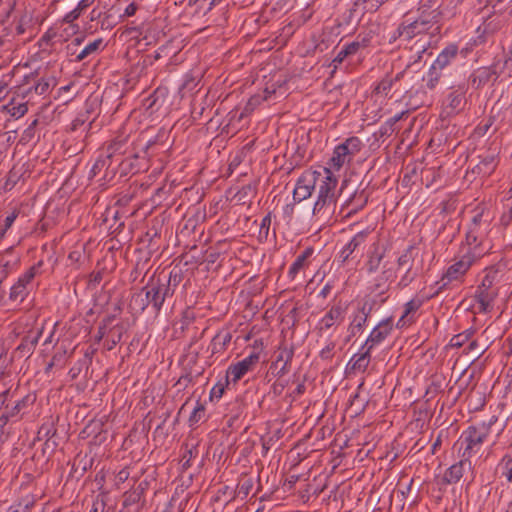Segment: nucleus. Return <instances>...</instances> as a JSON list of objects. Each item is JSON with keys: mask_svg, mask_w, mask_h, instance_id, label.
Returning a JSON list of instances; mask_svg holds the SVG:
<instances>
[{"mask_svg": "<svg viewBox=\"0 0 512 512\" xmlns=\"http://www.w3.org/2000/svg\"><path fill=\"white\" fill-rule=\"evenodd\" d=\"M51 85H54V79L41 78L34 87V91L38 95L46 94Z\"/></svg>", "mask_w": 512, "mask_h": 512, "instance_id": "obj_43", "label": "nucleus"}, {"mask_svg": "<svg viewBox=\"0 0 512 512\" xmlns=\"http://www.w3.org/2000/svg\"><path fill=\"white\" fill-rule=\"evenodd\" d=\"M35 400V395L27 394L22 399L16 401L15 404L11 407L9 406V404H6L5 410L14 420H18L21 418L22 414L25 413V410L34 404Z\"/></svg>", "mask_w": 512, "mask_h": 512, "instance_id": "obj_18", "label": "nucleus"}, {"mask_svg": "<svg viewBox=\"0 0 512 512\" xmlns=\"http://www.w3.org/2000/svg\"><path fill=\"white\" fill-rule=\"evenodd\" d=\"M231 338H232L231 334L228 332L217 333L213 337L211 344H210L211 353L217 354V353L223 352L226 349L227 345L230 343Z\"/></svg>", "mask_w": 512, "mask_h": 512, "instance_id": "obj_28", "label": "nucleus"}, {"mask_svg": "<svg viewBox=\"0 0 512 512\" xmlns=\"http://www.w3.org/2000/svg\"><path fill=\"white\" fill-rule=\"evenodd\" d=\"M321 172L312 171L303 173L297 180L296 186L293 190V199L295 202L306 200L312 195Z\"/></svg>", "mask_w": 512, "mask_h": 512, "instance_id": "obj_8", "label": "nucleus"}, {"mask_svg": "<svg viewBox=\"0 0 512 512\" xmlns=\"http://www.w3.org/2000/svg\"><path fill=\"white\" fill-rule=\"evenodd\" d=\"M368 201V195L365 191H361L360 193H355L349 201L346 203L347 208L349 209L345 217H351L358 210L362 209Z\"/></svg>", "mask_w": 512, "mask_h": 512, "instance_id": "obj_24", "label": "nucleus"}, {"mask_svg": "<svg viewBox=\"0 0 512 512\" xmlns=\"http://www.w3.org/2000/svg\"><path fill=\"white\" fill-rule=\"evenodd\" d=\"M259 359V353L252 352L241 361L230 365L226 373V383L228 384L230 380L233 383H237L248 371L253 369V367L259 362Z\"/></svg>", "mask_w": 512, "mask_h": 512, "instance_id": "obj_9", "label": "nucleus"}, {"mask_svg": "<svg viewBox=\"0 0 512 512\" xmlns=\"http://www.w3.org/2000/svg\"><path fill=\"white\" fill-rule=\"evenodd\" d=\"M129 476H130V472H129V469L127 467L121 469L116 474V477H115L116 484L124 483L125 481L128 480Z\"/></svg>", "mask_w": 512, "mask_h": 512, "instance_id": "obj_58", "label": "nucleus"}, {"mask_svg": "<svg viewBox=\"0 0 512 512\" xmlns=\"http://www.w3.org/2000/svg\"><path fill=\"white\" fill-rule=\"evenodd\" d=\"M385 256V250L381 249L378 243L373 244V249L368 254V260L366 262V268L369 273H375Z\"/></svg>", "mask_w": 512, "mask_h": 512, "instance_id": "obj_20", "label": "nucleus"}, {"mask_svg": "<svg viewBox=\"0 0 512 512\" xmlns=\"http://www.w3.org/2000/svg\"><path fill=\"white\" fill-rule=\"evenodd\" d=\"M367 43L364 40L363 43L358 41L351 42L346 44L335 56L332 63L335 68H337L338 64H341L348 56L354 55L361 47H366Z\"/></svg>", "mask_w": 512, "mask_h": 512, "instance_id": "obj_22", "label": "nucleus"}, {"mask_svg": "<svg viewBox=\"0 0 512 512\" xmlns=\"http://www.w3.org/2000/svg\"><path fill=\"white\" fill-rule=\"evenodd\" d=\"M28 294V287H24L22 284L15 283L10 289L9 299L11 301L23 302Z\"/></svg>", "mask_w": 512, "mask_h": 512, "instance_id": "obj_36", "label": "nucleus"}, {"mask_svg": "<svg viewBox=\"0 0 512 512\" xmlns=\"http://www.w3.org/2000/svg\"><path fill=\"white\" fill-rule=\"evenodd\" d=\"M363 351L359 354H355L350 362V369L354 372L363 373L367 369L371 360V350L362 349Z\"/></svg>", "mask_w": 512, "mask_h": 512, "instance_id": "obj_21", "label": "nucleus"}, {"mask_svg": "<svg viewBox=\"0 0 512 512\" xmlns=\"http://www.w3.org/2000/svg\"><path fill=\"white\" fill-rule=\"evenodd\" d=\"M440 4L438 0H425L421 6L419 7V12H429V11H435V12H441L440 10Z\"/></svg>", "mask_w": 512, "mask_h": 512, "instance_id": "obj_50", "label": "nucleus"}, {"mask_svg": "<svg viewBox=\"0 0 512 512\" xmlns=\"http://www.w3.org/2000/svg\"><path fill=\"white\" fill-rule=\"evenodd\" d=\"M125 145L124 139L113 140L107 147V160H109L108 167L112 163V158L116 155H122L124 153L123 147Z\"/></svg>", "mask_w": 512, "mask_h": 512, "instance_id": "obj_35", "label": "nucleus"}, {"mask_svg": "<svg viewBox=\"0 0 512 512\" xmlns=\"http://www.w3.org/2000/svg\"><path fill=\"white\" fill-rule=\"evenodd\" d=\"M335 347L336 343L334 341H328L327 344L320 350L319 357L322 360L332 359Z\"/></svg>", "mask_w": 512, "mask_h": 512, "instance_id": "obj_48", "label": "nucleus"}, {"mask_svg": "<svg viewBox=\"0 0 512 512\" xmlns=\"http://www.w3.org/2000/svg\"><path fill=\"white\" fill-rule=\"evenodd\" d=\"M271 226V213H268L266 216L263 217L260 225V236L264 235L265 238H267L269 234V229Z\"/></svg>", "mask_w": 512, "mask_h": 512, "instance_id": "obj_54", "label": "nucleus"}, {"mask_svg": "<svg viewBox=\"0 0 512 512\" xmlns=\"http://www.w3.org/2000/svg\"><path fill=\"white\" fill-rule=\"evenodd\" d=\"M466 89L464 86L459 85L455 90L451 91L446 97V109H449L448 114L458 113L463 110L466 104Z\"/></svg>", "mask_w": 512, "mask_h": 512, "instance_id": "obj_17", "label": "nucleus"}, {"mask_svg": "<svg viewBox=\"0 0 512 512\" xmlns=\"http://www.w3.org/2000/svg\"><path fill=\"white\" fill-rule=\"evenodd\" d=\"M34 504L35 500L33 496H26L17 504L10 506L7 512H29Z\"/></svg>", "mask_w": 512, "mask_h": 512, "instance_id": "obj_38", "label": "nucleus"}, {"mask_svg": "<svg viewBox=\"0 0 512 512\" xmlns=\"http://www.w3.org/2000/svg\"><path fill=\"white\" fill-rule=\"evenodd\" d=\"M313 254V248H306L300 255L297 256L295 261L289 268L288 275L294 279L296 275L299 273L301 269H303L306 265L308 258H310Z\"/></svg>", "mask_w": 512, "mask_h": 512, "instance_id": "obj_26", "label": "nucleus"}, {"mask_svg": "<svg viewBox=\"0 0 512 512\" xmlns=\"http://www.w3.org/2000/svg\"><path fill=\"white\" fill-rule=\"evenodd\" d=\"M505 70L512 71V44L509 46L505 54V59L503 61L500 72H504Z\"/></svg>", "mask_w": 512, "mask_h": 512, "instance_id": "obj_55", "label": "nucleus"}, {"mask_svg": "<svg viewBox=\"0 0 512 512\" xmlns=\"http://www.w3.org/2000/svg\"><path fill=\"white\" fill-rule=\"evenodd\" d=\"M17 216H18V212L17 211H13L11 214H9L5 218L3 228L0 231V237H3L5 235L6 231L13 225V223L16 220Z\"/></svg>", "mask_w": 512, "mask_h": 512, "instance_id": "obj_53", "label": "nucleus"}, {"mask_svg": "<svg viewBox=\"0 0 512 512\" xmlns=\"http://www.w3.org/2000/svg\"><path fill=\"white\" fill-rule=\"evenodd\" d=\"M370 229L358 232L340 251V258L343 262L347 261L350 256L364 246L368 236L371 234Z\"/></svg>", "mask_w": 512, "mask_h": 512, "instance_id": "obj_15", "label": "nucleus"}, {"mask_svg": "<svg viewBox=\"0 0 512 512\" xmlns=\"http://www.w3.org/2000/svg\"><path fill=\"white\" fill-rule=\"evenodd\" d=\"M406 169H407V172L403 176L402 183L405 184V185H408L410 182H412V178L414 176H416L417 169H416L415 166H413L411 168V170H409V166Z\"/></svg>", "mask_w": 512, "mask_h": 512, "instance_id": "obj_61", "label": "nucleus"}, {"mask_svg": "<svg viewBox=\"0 0 512 512\" xmlns=\"http://www.w3.org/2000/svg\"><path fill=\"white\" fill-rule=\"evenodd\" d=\"M497 65L498 64H494L490 67H481L475 70L469 77V82L472 87L479 89L490 81L495 82L502 73L500 70H497Z\"/></svg>", "mask_w": 512, "mask_h": 512, "instance_id": "obj_12", "label": "nucleus"}, {"mask_svg": "<svg viewBox=\"0 0 512 512\" xmlns=\"http://www.w3.org/2000/svg\"><path fill=\"white\" fill-rule=\"evenodd\" d=\"M11 270V266L9 262L0 265V286H2L3 281L7 278Z\"/></svg>", "mask_w": 512, "mask_h": 512, "instance_id": "obj_63", "label": "nucleus"}, {"mask_svg": "<svg viewBox=\"0 0 512 512\" xmlns=\"http://www.w3.org/2000/svg\"><path fill=\"white\" fill-rule=\"evenodd\" d=\"M393 329L392 318L382 320L370 333L362 349L372 350L376 345L380 344L391 333Z\"/></svg>", "mask_w": 512, "mask_h": 512, "instance_id": "obj_11", "label": "nucleus"}, {"mask_svg": "<svg viewBox=\"0 0 512 512\" xmlns=\"http://www.w3.org/2000/svg\"><path fill=\"white\" fill-rule=\"evenodd\" d=\"M103 44V39L98 38L93 42L87 44L75 57L76 61H82L88 56L96 53Z\"/></svg>", "mask_w": 512, "mask_h": 512, "instance_id": "obj_33", "label": "nucleus"}, {"mask_svg": "<svg viewBox=\"0 0 512 512\" xmlns=\"http://www.w3.org/2000/svg\"><path fill=\"white\" fill-rule=\"evenodd\" d=\"M371 310H372L371 306H368L367 304H363L358 309V311L354 314L353 319L351 320L349 327H348V332H349L348 340L351 337L356 336L363 330V328L368 320V317L371 313Z\"/></svg>", "mask_w": 512, "mask_h": 512, "instance_id": "obj_16", "label": "nucleus"}, {"mask_svg": "<svg viewBox=\"0 0 512 512\" xmlns=\"http://www.w3.org/2000/svg\"><path fill=\"white\" fill-rule=\"evenodd\" d=\"M108 163H109V160H107V157L105 159H99L95 162V164L93 165V168H92V172L94 174L97 173V171H100L101 168H103L104 166H108Z\"/></svg>", "mask_w": 512, "mask_h": 512, "instance_id": "obj_64", "label": "nucleus"}, {"mask_svg": "<svg viewBox=\"0 0 512 512\" xmlns=\"http://www.w3.org/2000/svg\"><path fill=\"white\" fill-rule=\"evenodd\" d=\"M405 72L401 71L394 77L386 76L374 87L375 94L387 95L392 89L393 85L404 77Z\"/></svg>", "mask_w": 512, "mask_h": 512, "instance_id": "obj_25", "label": "nucleus"}, {"mask_svg": "<svg viewBox=\"0 0 512 512\" xmlns=\"http://www.w3.org/2000/svg\"><path fill=\"white\" fill-rule=\"evenodd\" d=\"M498 270L494 267L487 269V273L482 280V287L491 288L496 281Z\"/></svg>", "mask_w": 512, "mask_h": 512, "instance_id": "obj_46", "label": "nucleus"}, {"mask_svg": "<svg viewBox=\"0 0 512 512\" xmlns=\"http://www.w3.org/2000/svg\"><path fill=\"white\" fill-rule=\"evenodd\" d=\"M471 468V461L465 457H461V460L459 462L453 464L452 466L445 470L440 483L443 485L456 484L463 477L464 472L466 470H470Z\"/></svg>", "mask_w": 512, "mask_h": 512, "instance_id": "obj_13", "label": "nucleus"}, {"mask_svg": "<svg viewBox=\"0 0 512 512\" xmlns=\"http://www.w3.org/2000/svg\"><path fill=\"white\" fill-rule=\"evenodd\" d=\"M423 304L422 299L413 298L404 305V312L397 322V327L402 328L413 322V313H415Z\"/></svg>", "mask_w": 512, "mask_h": 512, "instance_id": "obj_19", "label": "nucleus"}, {"mask_svg": "<svg viewBox=\"0 0 512 512\" xmlns=\"http://www.w3.org/2000/svg\"><path fill=\"white\" fill-rule=\"evenodd\" d=\"M497 421L498 417L492 415L487 421H482L475 425L469 426L462 433V436L459 440V451H462L461 457H465L470 460L472 455L478 453L483 442L492 432V428L497 423Z\"/></svg>", "mask_w": 512, "mask_h": 512, "instance_id": "obj_3", "label": "nucleus"}, {"mask_svg": "<svg viewBox=\"0 0 512 512\" xmlns=\"http://www.w3.org/2000/svg\"><path fill=\"white\" fill-rule=\"evenodd\" d=\"M43 327L37 329L36 331H29L25 337L26 340L35 348L38 344V341L42 335Z\"/></svg>", "mask_w": 512, "mask_h": 512, "instance_id": "obj_52", "label": "nucleus"}, {"mask_svg": "<svg viewBox=\"0 0 512 512\" xmlns=\"http://www.w3.org/2000/svg\"><path fill=\"white\" fill-rule=\"evenodd\" d=\"M362 147V141L358 137L352 136L347 138L343 143L335 147L333 156L330 159L331 165L335 170H340L344 164L351 162Z\"/></svg>", "mask_w": 512, "mask_h": 512, "instance_id": "obj_4", "label": "nucleus"}, {"mask_svg": "<svg viewBox=\"0 0 512 512\" xmlns=\"http://www.w3.org/2000/svg\"><path fill=\"white\" fill-rule=\"evenodd\" d=\"M457 54L458 47L454 44H451L447 46L444 50H442V52L438 55L433 64L436 65L441 70H443L452 62V60H454L457 57Z\"/></svg>", "mask_w": 512, "mask_h": 512, "instance_id": "obj_23", "label": "nucleus"}, {"mask_svg": "<svg viewBox=\"0 0 512 512\" xmlns=\"http://www.w3.org/2000/svg\"><path fill=\"white\" fill-rule=\"evenodd\" d=\"M473 334V331L467 330L463 333L454 335L450 341V344L452 347H461L464 345L465 342H467L471 335Z\"/></svg>", "mask_w": 512, "mask_h": 512, "instance_id": "obj_42", "label": "nucleus"}, {"mask_svg": "<svg viewBox=\"0 0 512 512\" xmlns=\"http://www.w3.org/2000/svg\"><path fill=\"white\" fill-rule=\"evenodd\" d=\"M414 246H409L397 259V270L404 271L403 276L398 282L400 288L407 287L414 279L416 274L412 272L414 263Z\"/></svg>", "mask_w": 512, "mask_h": 512, "instance_id": "obj_10", "label": "nucleus"}, {"mask_svg": "<svg viewBox=\"0 0 512 512\" xmlns=\"http://www.w3.org/2000/svg\"><path fill=\"white\" fill-rule=\"evenodd\" d=\"M7 348L4 343H0V378L4 374V370L6 368V359L5 356L7 355Z\"/></svg>", "mask_w": 512, "mask_h": 512, "instance_id": "obj_56", "label": "nucleus"}, {"mask_svg": "<svg viewBox=\"0 0 512 512\" xmlns=\"http://www.w3.org/2000/svg\"><path fill=\"white\" fill-rule=\"evenodd\" d=\"M490 288L482 287V284L477 289V302L492 303L496 297L495 292H490Z\"/></svg>", "mask_w": 512, "mask_h": 512, "instance_id": "obj_39", "label": "nucleus"}, {"mask_svg": "<svg viewBox=\"0 0 512 512\" xmlns=\"http://www.w3.org/2000/svg\"><path fill=\"white\" fill-rule=\"evenodd\" d=\"M441 77L442 70L438 68L436 65L432 64L427 75L423 77V81L426 82L427 88L432 90L438 85Z\"/></svg>", "mask_w": 512, "mask_h": 512, "instance_id": "obj_32", "label": "nucleus"}, {"mask_svg": "<svg viewBox=\"0 0 512 512\" xmlns=\"http://www.w3.org/2000/svg\"><path fill=\"white\" fill-rule=\"evenodd\" d=\"M124 332L125 328L122 324H117L110 329L107 339V350H112L121 341Z\"/></svg>", "mask_w": 512, "mask_h": 512, "instance_id": "obj_31", "label": "nucleus"}, {"mask_svg": "<svg viewBox=\"0 0 512 512\" xmlns=\"http://www.w3.org/2000/svg\"><path fill=\"white\" fill-rule=\"evenodd\" d=\"M41 265V262L38 263V267ZM37 266L30 267L23 275L18 278L16 283L22 284L24 287H28L31 284L32 280L36 275Z\"/></svg>", "mask_w": 512, "mask_h": 512, "instance_id": "obj_41", "label": "nucleus"}, {"mask_svg": "<svg viewBox=\"0 0 512 512\" xmlns=\"http://www.w3.org/2000/svg\"><path fill=\"white\" fill-rule=\"evenodd\" d=\"M198 451L195 447L188 448V446L185 447V451L182 455V467L184 469H187L191 466V460L196 457Z\"/></svg>", "mask_w": 512, "mask_h": 512, "instance_id": "obj_45", "label": "nucleus"}, {"mask_svg": "<svg viewBox=\"0 0 512 512\" xmlns=\"http://www.w3.org/2000/svg\"><path fill=\"white\" fill-rule=\"evenodd\" d=\"M409 112H410V110L407 109V110L401 111L400 113H397L396 115L387 119L385 124L381 128L382 134H388L389 132H393L395 130L394 125L398 121L407 117Z\"/></svg>", "mask_w": 512, "mask_h": 512, "instance_id": "obj_37", "label": "nucleus"}, {"mask_svg": "<svg viewBox=\"0 0 512 512\" xmlns=\"http://www.w3.org/2000/svg\"><path fill=\"white\" fill-rule=\"evenodd\" d=\"M323 171L325 175L318 179V196L313 206V215L318 219L328 220L335 210L338 179L329 168H324Z\"/></svg>", "mask_w": 512, "mask_h": 512, "instance_id": "obj_1", "label": "nucleus"}, {"mask_svg": "<svg viewBox=\"0 0 512 512\" xmlns=\"http://www.w3.org/2000/svg\"><path fill=\"white\" fill-rule=\"evenodd\" d=\"M502 475L507 479L508 482H512V457L504 456L501 462Z\"/></svg>", "mask_w": 512, "mask_h": 512, "instance_id": "obj_44", "label": "nucleus"}, {"mask_svg": "<svg viewBox=\"0 0 512 512\" xmlns=\"http://www.w3.org/2000/svg\"><path fill=\"white\" fill-rule=\"evenodd\" d=\"M495 159L493 156L483 158L473 169L472 172L482 176H488L495 168Z\"/></svg>", "mask_w": 512, "mask_h": 512, "instance_id": "obj_30", "label": "nucleus"}, {"mask_svg": "<svg viewBox=\"0 0 512 512\" xmlns=\"http://www.w3.org/2000/svg\"><path fill=\"white\" fill-rule=\"evenodd\" d=\"M388 0H362L363 3L368 5L369 11H376L380 6L386 3Z\"/></svg>", "mask_w": 512, "mask_h": 512, "instance_id": "obj_59", "label": "nucleus"}, {"mask_svg": "<svg viewBox=\"0 0 512 512\" xmlns=\"http://www.w3.org/2000/svg\"><path fill=\"white\" fill-rule=\"evenodd\" d=\"M34 350V347L28 342V340L25 339V337L22 338L21 343L17 347V351L23 357H29L34 352Z\"/></svg>", "mask_w": 512, "mask_h": 512, "instance_id": "obj_51", "label": "nucleus"}, {"mask_svg": "<svg viewBox=\"0 0 512 512\" xmlns=\"http://www.w3.org/2000/svg\"><path fill=\"white\" fill-rule=\"evenodd\" d=\"M345 314L346 310L340 303L331 306L316 326L318 335L322 336L329 331H334L343 323Z\"/></svg>", "mask_w": 512, "mask_h": 512, "instance_id": "obj_7", "label": "nucleus"}, {"mask_svg": "<svg viewBox=\"0 0 512 512\" xmlns=\"http://www.w3.org/2000/svg\"><path fill=\"white\" fill-rule=\"evenodd\" d=\"M10 78V75H5L0 80V99H2L6 95Z\"/></svg>", "mask_w": 512, "mask_h": 512, "instance_id": "obj_62", "label": "nucleus"}, {"mask_svg": "<svg viewBox=\"0 0 512 512\" xmlns=\"http://www.w3.org/2000/svg\"><path fill=\"white\" fill-rule=\"evenodd\" d=\"M143 291L146 293L147 298L154 312L158 314L166 299L173 296V289L165 287V284L161 282L158 277H152Z\"/></svg>", "mask_w": 512, "mask_h": 512, "instance_id": "obj_6", "label": "nucleus"}, {"mask_svg": "<svg viewBox=\"0 0 512 512\" xmlns=\"http://www.w3.org/2000/svg\"><path fill=\"white\" fill-rule=\"evenodd\" d=\"M204 416L205 408L202 404L198 403L189 417L190 426H193L194 424L198 423L200 420L204 418Z\"/></svg>", "mask_w": 512, "mask_h": 512, "instance_id": "obj_47", "label": "nucleus"}, {"mask_svg": "<svg viewBox=\"0 0 512 512\" xmlns=\"http://www.w3.org/2000/svg\"><path fill=\"white\" fill-rule=\"evenodd\" d=\"M254 487V480L251 477H243L239 480L237 485V496L245 499Z\"/></svg>", "mask_w": 512, "mask_h": 512, "instance_id": "obj_34", "label": "nucleus"}, {"mask_svg": "<svg viewBox=\"0 0 512 512\" xmlns=\"http://www.w3.org/2000/svg\"><path fill=\"white\" fill-rule=\"evenodd\" d=\"M81 15V12L75 8L74 10L70 11L69 13H67L65 15V17L63 18V21L65 23H68V24H71L73 23L75 20H77Z\"/></svg>", "mask_w": 512, "mask_h": 512, "instance_id": "obj_60", "label": "nucleus"}, {"mask_svg": "<svg viewBox=\"0 0 512 512\" xmlns=\"http://www.w3.org/2000/svg\"><path fill=\"white\" fill-rule=\"evenodd\" d=\"M225 385L217 383L210 392V399H220L224 393Z\"/></svg>", "mask_w": 512, "mask_h": 512, "instance_id": "obj_57", "label": "nucleus"}, {"mask_svg": "<svg viewBox=\"0 0 512 512\" xmlns=\"http://www.w3.org/2000/svg\"><path fill=\"white\" fill-rule=\"evenodd\" d=\"M106 507L105 496L98 494L92 501L89 512H104Z\"/></svg>", "mask_w": 512, "mask_h": 512, "instance_id": "obj_49", "label": "nucleus"}, {"mask_svg": "<svg viewBox=\"0 0 512 512\" xmlns=\"http://www.w3.org/2000/svg\"><path fill=\"white\" fill-rule=\"evenodd\" d=\"M158 279L165 284V287L169 289H173V293L175 292V288L180 284L182 280V274L180 271H171L169 274H165L163 272L157 275Z\"/></svg>", "mask_w": 512, "mask_h": 512, "instance_id": "obj_29", "label": "nucleus"}, {"mask_svg": "<svg viewBox=\"0 0 512 512\" xmlns=\"http://www.w3.org/2000/svg\"><path fill=\"white\" fill-rule=\"evenodd\" d=\"M149 305V300L143 289L138 293H134L129 302V308L135 313L144 312Z\"/></svg>", "mask_w": 512, "mask_h": 512, "instance_id": "obj_27", "label": "nucleus"}, {"mask_svg": "<svg viewBox=\"0 0 512 512\" xmlns=\"http://www.w3.org/2000/svg\"><path fill=\"white\" fill-rule=\"evenodd\" d=\"M481 257V253L476 251V247L468 248L458 261L450 265L442 277L443 286L451 281L462 278L469 268Z\"/></svg>", "mask_w": 512, "mask_h": 512, "instance_id": "obj_5", "label": "nucleus"}, {"mask_svg": "<svg viewBox=\"0 0 512 512\" xmlns=\"http://www.w3.org/2000/svg\"><path fill=\"white\" fill-rule=\"evenodd\" d=\"M441 16L442 12H419V16L416 20L408 24L403 22L398 26L391 37V41H395L401 37L405 40H411L421 34L436 36L440 33Z\"/></svg>", "mask_w": 512, "mask_h": 512, "instance_id": "obj_2", "label": "nucleus"}, {"mask_svg": "<svg viewBox=\"0 0 512 512\" xmlns=\"http://www.w3.org/2000/svg\"><path fill=\"white\" fill-rule=\"evenodd\" d=\"M8 112L12 117L20 118L24 116L27 111L28 107L26 103H20V104H14L12 101L8 104Z\"/></svg>", "mask_w": 512, "mask_h": 512, "instance_id": "obj_40", "label": "nucleus"}, {"mask_svg": "<svg viewBox=\"0 0 512 512\" xmlns=\"http://www.w3.org/2000/svg\"><path fill=\"white\" fill-rule=\"evenodd\" d=\"M294 350L287 346L279 347L275 361L271 364V369L276 370V376L282 377L290 370V363L293 359Z\"/></svg>", "mask_w": 512, "mask_h": 512, "instance_id": "obj_14", "label": "nucleus"}]
</instances>
